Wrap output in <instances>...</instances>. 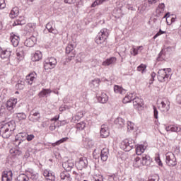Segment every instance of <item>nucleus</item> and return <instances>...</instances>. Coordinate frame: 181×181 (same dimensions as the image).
I'll return each mask as SVG.
<instances>
[{
    "label": "nucleus",
    "instance_id": "obj_1",
    "mask_svg": "<svg viewBox=\"0 0 181 181\" xmlns=\"http://www.w3.org/2000/svg\"><path fill=\"white\" fill-rule=\"evenodd\" d=\"M133 101V106L136 110H142L144 108V100L139 97L134 98V93H129L123 100V103H131Z\"/></svg>",
    "mask_w": 181,
    "mask_h": 181
},
{
    "label": "nucleus",
    "instance_id": "obj_2",
    "mask_svg": "<svg viewBox=\"0 0 181 181\" xmlns=\"http://www.w3.org/2000/svg\"><path fill=\"white\" fill-rule=\"evenodd\" d=\"M108 30L107 28L100 30L98 35L95 37V43L99 45L101 47H105V46H107V39L108 38Z\"/></svg>",
    "mask_w": 181,
    "mask_h": 181
},
{
    "label": "nucleus",
    "instance_id": "obj_3",
    "mask_svg": "<svg viewBox=\"0 0 181 181\" xmlns=\"http://www.w3.org/2000/svg\"><path fill=\"white\" fill-rule=\"evenodd\" d=\"M76 44H73V42H69L66 47V54H68V57L66 59V62H71V60H74L76 57Z\"/></svg>",
    "mask_w": 181,
    "mask_h": 181
},
{
    "label": "nucleus",
    "instance_id": "obj_4",
    "mask_svg": "<svg viewBox=\"0 0 181 181\" xmlns=\"http://www.w3.org/2000/svg\"><path fill=\"white\" fill-rule=\"evenodd\" d=\"M172 71L170 68L160 69L158 71V80L160 83H165L169 78V73Z\"/></svg>",
    "mask_w": 181,
    "mask_h": 181
},
{
    "label": "nucleus",
    "instance_id": "obj_5",
    "mask_svg": "<svg viewBox=\"0 0 181 181\" xmlns=\"http://www.w3.org/2000/svg\"><path fill=\"white\" fill-rule=\"evenodd\" d=\"M170 52H172V47H168L162 49L158 54L157 57V62H163V60H168L170 56Z\"/></svg>",
    "mask_w": 181,
    "mask_h": 181
},
{
    "label": "nucleus",
    "instance_id": "obj_6",
    "mask_svg": "<svg viewBox=\"0 0 181 181\" xmlns=\"http://www.w3.org/2000/svg\"><path fill=\"white\" fill-rule=\"evenodd\" d=\"M57 64V59L54 57H49L45 60L44 62V69L45 70H52L54 69Z\"/></svg>",
    "mask_w": 181,
    "mask_h": 181
},
{
    "label": "nucleus",
    "instance_id": "obj_7",
    "mask_svg": "<svg viewBox=\"0 0 181 181\" xmlns=\"http://www.w3.org/2000/svg\"><path fill=\"white\" fill-rule=\"evenodd\" d=\"M165 163L168 166H176L177 165V161L176 160V157L175 154L172 152L165 153Z\"/></svg>",
    "mask_w": 181,
    "mask_h": 181
},
{
    "label": "nucleus",
    "instance_id": "obj_8",
    "mask_svg": "<svg viewBox=\"0 0 181 181\" xmlns=\"http://www.w3.org/2000/svg\"><path fill=\"white\" fill-rule=\"evenodd\" d=\"M120 148L125 152H129L134 148V142L132 140L124 139L120 144Z\"/></svg>",
    "mask_w": 181,
    "mask_h": 181
},
{
    "label": "nucleus",
    "instance_id": "obj_9",
    "mask_svg": "<svg viewBox=\"0 0 181 181\" xmlns=\"http://www.w3.org/2000/svg\"><path fill=\"white\" fill-rule=\"evenodd\" d=\"M76 166L79 170H83V169H86V168L88 166V160H87V158H80L79 160L76 163Z\"/></svg>",
    "mask_w": 181,
    "mask_h": 181
},
{
    "label": "nucleus",
    "instance_id": "obj_10",
    "mask_svg": "<svg viewBox=\"0 0 181 181\" xmlns=\"http://www.w3.org/2000/svg\"><path fill=\"white\" fill-rule=\"evenodd\" d=\"M74 165H76L74 160H68L62 163V167L66 170L64 172H70V170H71V169L74 168Z\"/></svg>",
    "mask_w": 181,
    "mask_h": 181
},
{
    "label": "nucleus",
    "instance_id": "obj_11",
    "mask_svg": "<svg viewBox=\"0 0 181 181\" xmlns=\"http://www.w3.org/2000/svg\"><path fill=\"white\" fill-rule=\"evenodd\" d=\"M13 176V173L12 170H6L4 171L1 174V180L2 181H12V177Z\"/></svg>",
    "mask_w": 181,
    "mask_h": 181
},
{
    "label": "nucleus",
    "instance_id": "obj_12",
    "mask_svg": "<svg viewBox=\"0 0 181 181\" xmlns=\"http://www.w3.org/2000/svg\"><path fill=\"white\" fill-rule=\"evenodd\" d=\"M18 103V99H9L6 103V108L11 112H13V108H15L16 104Z\"/></svg>",
    "mask_w": 181,
    "mask_h": 181
},
{
    "label": "nucleus",
    "instance_id": "obj_13",
    "mask_svg": "<svg viewBox=\"0 0 181 181\" xmlns=\"http://www.w3.org/2000/svg\"><path fill=\"white\" fill-rule=\"evenodd\" d=\"M141 163L143 166H149L151 163H152V158H151V156L144 154L141 156Z\"/></svg>",
    "mask_w": 181,
    "mask_h": 181
},
{
    "label": "nucleus",
    "instance_id": "obj_14",
    "mask_svg": "<svg viewBox=\"0 0 181 181\" xmlns=\"http://www.w3.org/2000/svg\"><path fill=\"white\" fill-rule=\"evenodd\" d=\"M33 114H30L28 117L29 121L31 122H39L40 121V118L42 117L40 116V112H31Z\"/></svg>",
    "mask_w": 181,
    "mask_h": 181
},
{
    "label": "nucleus",
    "instance_id": "obj_15",
    "mask_svg": "<svg viewBox=\"0 0 181 181\" xmlns=\"http://www.w3.org/2000/svg\"><path fill=\"white\" fill-rule=\"evenodd\" d=\"M100 93L96 94L98 101L101 104H105L108 101V95L104 92H100Z\"/></svg>",
    "mask_w": 181,
    "mask_h": 181
},
{
    "label": "nucleus",
    "instance_id": "obj_16",
    "mask_svg": "<svg viewBox=\"0 0 181 181\" xmlns=\"http://www.w3.org/2000/svg\"><path fill=\"white\" fill-rule=\"evenodd\" d=\"M37 77V74H36V72H32L26 76L25 82L27 83V84H30V86H32L35 82V80H36Z\"/></svg>",
    "mask_w": 181,
    "mask_h": 181
},
{
    "label": "nucleus",
    "instance_id": "obj_17",
    "mask_svg": "<svg viewBox=\"0 0 181 181\" xmlns=\"http://www.w3.org/2000/svg\"><path fill=\"white\" fill-rule=\"evenodd\" d=\"M10 40L14 47H17L19 45V40L21 38L18 35H15L13 33H11Z\"/></svg>",
    "mask_w": 181,
    "mask_h": 181
},
{
    "label": "nucleus",
    "instance_id": "obj_18",
    "mask_svg": "<svg viewBox=\"0 0 181 181\" xmlns=\"http://www.w3.org/2000/svg\"><path fill=\"white\" fill-rule=\"evenodd\" d=\"M110 136V130L108 127L105 124H103L100 128V136L101 138H107Z\"/></svg>",
    "mask_w": 181,
    "mask_h": 181
},
{
    "label": "nucleus",
    "instance_id": "obj_19",
    "mask_svg": "<svg viewBox=\"0 0 181 181\" xmlns=\"http://www.w3.org/2000/svg\"><path fill=\"white\" fill-rule=\"evenodd\" d=\"M165 130L167 132H169V131H170V132H180L181 128L177 124H172L166 127Z\"/></svg>",
    "mask_w": 181,
    "mask_h": 181
},
{
    "label": "nucleus",
    "instance_id": "obj_20",
    "mask_svg": "<svg viewBox=\"0 0 181 181\" xmlns=\"http://www.w3.org/2000/svg\"><path fill=\"white\" fill-rule=\"evenodd\" d=\"M36 44V38L33 36L27 40H25L24 45L27 47H33Z\"/></svg>",
    "mask_w": 181,
    "mask_h": 181
},
{
    "label": "nucleus",
    "instance_id": "obj_21",
    "mask_svg": "<svg viewBox=\"0 0 181 181\" xmlns=\"http://www.w3.org/2000/svg\"><path fill=\"white\" fill-rule=\"evenodd\" d=\"M108 148H103L101 150L100 156L103 162H107V160L108 159Z\"/></svg>",
    "mask_w": 181,
    "mask_h": 181
},
{
    "label": "nucleus",
    "instance_id": "obj_22",
    "mask_svg": "<svg viewBox=\"0 0 181 181\" xmlns=\"http://www.w3.org/2000/svg\"><path fill=\"white\" fill-rule=\"evenodd\" d=\"M16 55L18 60H23V57H25V48L23 47H18Z\"/></svg>",
    "mask_w": 181,
    "mask_h": 181
},
{
    "label": "nucleus",
    "instance_id": "obj_23",
    "mask_svg": "<svg viewBox=\"0 0 181 181\" xmlns=\"http://www.w3.org/2000/svg\"><path fill=\"white\" fill-rule=\"evenodd\" d=\"M11 53H12V52L8 49L3 50L2 48H1L0 57L1 59H9V57H11Z\"/></svg>",
    "mask_w": 181,
    "mask_h": 181
},
{
    "label": "nucleus",
    "instance_id": "obj_24",
    "mask_svg": "<svg viewBox=\"0 0 181 181\" xmlns=\"http://www.w3.org/2000/svg\"><path fill=\"white\" fill-rule=\"evenodd\" d=\"M61 181H71L72 178L68 172H62L60 173Z\"/></svg>",
    "mask_w": 181,
    "mask_h": 181
},
{
    "label": "nucleus",
    "instance_id": "obj_25",
    "mask_svg": "<svg viewBox=\"0 0 181 181\" xmlns=\"http://www.w3.org/2000/svg\"><path fill=\"white\" fill-rule=\"evenodd\" d=\"M43 57V54H42V52L36 51L35 54L32 56L31 60L32 62H39V60H42Z\"/></svg>",
    "mask_w": 181,
    "mask_h": 181
},
{
    "label": "nucleus",
    "instance_id": "obj_26",
    "mask_svg": "<svg viewBox=\"0 0 181 181\" xmlns=\"http://www.w3.org/2000/svg\"><path fill=\"white\" fill-rule=\"evenodd\" d=\"M145 149H146V146L144 144H139L136 147V153L138 156L142 155L144 152H145Z\"/></svg>",
    "mask_w": 181,
    "mask_h": 181
},
{
    "label": "nucleus",
    "instance_id": "obj_27",
    "mask_svg": "<svg viewBox=\"0 0 181 181\" xmlns=\"http://www.w3.org/2000/svg\"><path fill=\"white\" fill-rule=\"evenodd\" d=\"M114 122L118 128H123V127L125 125V119H124L122 117H117Z\"/></svg>",
    "mask_w": 181,
    "mask_h": 181
},
{
    "label": "nucleus",
    "instance_id": "obj_28",
    "mask_svg": "<svg viewBox=\"0 0 181 181\" xmlns=\"http://www.w3.org/2000/svg\"><path fill=\"white\" fill-rule=\"evenodd\" d=\"M117 62V57H112L109 59H107L105 62H103V66H110Z\"/></svg>",
    "mask_w": 181,
    "mask_h": 181
},
{
    "label": "nucleus",
    "instance_id": "obj_29",
    "mask_svg": "<svg viewBox=\"0 0 181 181\" xmlns=\"http://www.w3.org/2000/svg\"><path fill=\"white\" fill-rule=\"evenodd\" d=\"M18 15H19V8H18V7L13 8L9 14L10 18H11V19H15Z\"/></svg>",
    "mask_w": 181,
    "mask_h": 181
},
{
    "label": "nucleus",
    "instance_id": "obj_30",
    "mask_svg": "<svg viewBox=\"0 0 181 181\" xmlns=\"http://www.w3.org/2000/svg\"><path fill=\"white\" fill-rule=\"evenodd\" d=\"M10 153L13 155V156H21L22 155V151L18 149V148H11L10 149Z\"/></svg>",
    "mask_w": 181,
    "mask_h": 181
},
{
    "label": "nucleus",
    "instance_id": "obj_31",
    "mask_svg": "<svg viewBox=\"0 0 181 181\" xmlns=\"http://www.w3.org/2000/svg\"><path fill=\"white\" fill-rule=\"evenodd\" d=\"M161 105L162 108H165L163 111H166V112L170 110V103L168 100H165V103L163 100L161 102Z\"/></svg>",
    "mask_w": 181,
    "mask_h": 181
},
{
    "label": "nucleus",
    "instance_id": "obj_32",
    "mask_svg": "<svg viewBox=\"0 0 181 181\" xmlns=\"http://www.w3.org/2000/svg\"><path fill=\"white\" fill-rule=\"evenodd\" d=\"M100 83H101V81L100 80V78H96L92 80V81L90 83V87L95 88L100 86Z\"/></svg>",
    "mask_w": 181,
    "mask_h": 181
},
{
    "label": "nucleus",
    "instance_id": "obj_33",
    "mask_svg": "<svg viewBox=\"0 0 181 181\" xmlns=\"http://www.w3.org/2000/svg\"><path fill=\"white\" fill-rule=\"evenodd\" d=\"M165 11V4L161 3L158 5L156 12L158 15H160V13H163Z\"/></svg>",
    "mask_w": 181,
    "mask_h": 181
},
{
    "label": "nucleus",
    "instance_id": "obj_34",
    "mask_svg": "<svg viewBox=\"0 0 181 181\" xmlns=\"http://www.w3.org/2000/svg\"><path fill=\"white\" fill-rule=\"evenodd\" d=\"M25 88V82L23 81H18L16 85V90H23Z\"/></svg>",
    "mask_w": 181,
    "mask_h": 181
},
{
    "label": "nucleus",
    "instance_id": "obj_35",
    "mask_svg": "<svg viewBox=\"0 0 181 181\" xmlns=\"http://www.w3.org/2000/svg\"><path fill=\"white\" fill-rule=\"evenodd\" d=\"M141 165H142V163H141V157H136L133 162V166L134 168H139Z\"/></svg>",
    "mask_w": 181,
    "mask_h": 181
},
{
    "label": "nucleus",
    "instance_id": "obj_36",
    "mask_svg": "<svg viewBox=\"0 0 181 181\" xmlns=\"http://www.w3.org/2000/svg\"><path fill=\"white\" fill-rule=\"evenodd\" d=\"M53 23H48L46 25V29H47V30L49 32V33H54L56 34V30H54V28H53Z\"/></svg>",
    "mask_w": 181,
    "mask_h": 181
},
{
    "label": "nucleus",
    "instance_id": "obj_37",
    "mask_svg": "<svg viewBox=\"0 0 181 181\" xmlns=\"http://www.w3.org/2000/svg\"><path fill=\"white\" fill-rule=\"evenodd\" d=\"M108 0H95L91 5L92 8H95V6H98V5H103L104 2H107Z\"/></svg>",
    "mask_w": 181,
    "mask_h": 181
},
{
    "label": "nucleus",
    "instance_id": "obj_38",
    "mask_svg": "<svg viewBox=\"0 0 181 181\" xmlns=\"http://www.w3.org/2000/svg\"><path fill=\"white\" fill-rule=\"evenodd\" d=\"M66 141H69V137H64L59 140H58L57 142L52 144V146H57V145H60V144H63L64 142H66Z\"/></svg>",
    "mask_w": 181,
    "mask_h": 181
},
{
    "label": "nucleus",
    "instance_id": "obj_39",
    "mask_svg": "<svg viewBox=\"0 0 181 181\" xmlns=\"http://www.w3.org/2000/svg\"><path fill=\"white\" fill-rule=\"evenodd\" d=\"M137 71H141V73H145V71H146V64H141L137 67Z\"/></svg>",
    "mask_w": 181,
    "mask_h": 181
},
{
    "label": "nucleus",
    "instance_id": "obj_40",
    "mask_svg": "<svg viewBox=\"0 0 181 181\" xmlns=\"http://www.w3.org/2000/svg\"><path fill=\"white\" fill-rule=\"evenodd\" d=\"M26 28H27V29H29L30 32H33V30H35V29H36V24L30 23L27 24Z\"/></svg>",
    "mask_w": 181,
    "mask_h": 181
},
{
    "label": "nucleus",
    "instance_id": "obj_41",
    "mask_svg": "<svg viewBox=\"0 0 181 181\" xmlns=\"http://www.w3.org/2000/svg\"><path fill=\"white\" fill-rule=\"evenodd\" d=\"M84 117V115L82 113V112H78L76 114L75 117H74V121H80L81 118Z\"/></svg>",
    "mask_w": 181,
    "mask_h": 181
},
{
    "label": "nucleus",
    "instance_id": "obj_42",
    "mask_svg": "<svg viewBox=\"0 0 181 181\" xmlns=\"http://www.w3.org/2000/svg\"><path fill=\"white\" fill-rule=\"evenodd\" d=\"M17 118L18 121H23V119H26V114L23 112L17 113Z\"/></svg>",
    "mask_w": 181,
    "mask_h": 181
},
{
    "label": "nucleus",
    "instance_id": "obj_43",
    "mask_svg": "<svg viewBox=\"0 0 181 181\" xmlns=\"http://www.w3.org/2000/svg\"><path fill=\"white\" fill-rule=\"evenodd\" d=\"M76 128H77V129H79V131H83V129H84V128H86V123H84V122L78 123L76 124Z\"/></svg>",
    "mask_w": 181,
    "mask_h": 181
},
{
    "label": "nucleus",
    "instance_id": "obj_44",
    "mask_svg": "<svg viewBox=\"0 0 181 181\" xmlns=\"http://www.w3.org/2000/svg\"><path fill=\"white\" fill-rule=\"evenodd\" d=\"M127 131H134V127L135 124L132 122H127Z\"/></svg>",
    "mask_w": 181,
    "mask_h": 181
},
{
    "label": "nucleus",
    "instance_id": "obj_45",
    "mask_svg": "<svg viewBox=\"0 0 181 181\" xmlns=\"http://www.w3.org/2000/svg\"><path fill=\"white\" fill-rule=\"evenodd\" d=\"M52 92H48V91H40L38 94L39 97H47L49 94H50Z\"/></svg>",
    "mask_w": 181,
    "mask_h": 181
},
{
    "label": "nucleus",
    "instance_id": "obj_46",
    "mask_svg": "<svg viewBox=\"0 0 181 181\" xmlns=\"http://www.w3.org/2000/svg\"><path fill=\"white\" fill-rule=\"evenodd\" d=\"M59 110L60 112H63V111H66V110H70V107H69L67 105H62L59 107Z\"/></svg>",
    "mask_w": 181,
    "mask_h": 181
},
{
    "label": "nucleus",
    "instance_id": "obj_47",
    "mask_svg": "<svg viewBox=\"0 0 181 181\" xmlns=\"http://www.w3.org/2000/svg\"><path fill=\"white\" fill-rule=\"evenodd\" d=\"M155 160L156 163H158V166H163V163H162V160H160V157L159 155L155 158Z\"/></svg>",
    "mask_w": 181,
    "mask_h": 181
},
{
    "label": "nucleus",
    "instance_id": "obj_48",
    "mask_svg": "<svg viewBox=\"0 0 181 181\" xmlns=\"http://www.w3.org/2000/svg\"><path fill=\"white\" fill-rule=\"evenodd\" d=\"M25 139L28 141L30 142V141H33L35 139V135L34 134H28L25 137Z\"/></svg>",
    "mask_w": 181,
    "mask_h": 181
},
{
    "label": "nucleus",
    "instance_id": "obj_49",
    "mask_svg": "<svg viewBox=\"0 0 181 181\" xmlns=\"http://www.w3.org/2000/svg\"><path fill=\"white\" fill-rule=\"evenodd\" d=\"M114 91H125V90L118 85H115Z\"/></svg>",
    "mask_w": 181,
    "mask_h": 181
},
{
    "label": "nucleus",
    "instance_id": "obj_50",
    "mask_svg": "<svg viewBox=\"0 0 181 181\" xmlns=\"http://www.w3.org/2000/svg\"><path fill=\"white\" fill-rule=\"evenodd\" d=\"M30 179L35 181L37 179H39V174L31 173Z\"/></svg>",
    "mask_w": 181,
    "mask_h": 181
},
{
    "label": "nucleus",
    "instance_id": "obj_51",
    "mask_svg": "<svg viewBox=\"0 0 181 181\" xmlns=\"http://www.w3.org/2000/svg\"><path fill=\"white\" fill-rule=\"evenodd\" d=\"M18 136L20 138V139H22L23 141H25L26 139V136H28V134L26 133H20L18 134Z\"/></svg>",
    "mask_w": 181,
    "mask_h": 181
},
{
    "label": "nucleus",
    "instance_id": "obj_52",
    "mask_svg": "<svg viewBox=\"0 0 181 181\" xmlns=\"http://www.w3.org/2000/svg\"><path fill=\"white\" fill-rule=\"evenodd\" d=\"M15 142H18V146H19V145H21V144H22V142H23V140H22V139H21V137H19V135H17L15 138Z\"/></svg>",
    "mask_w": 181,
    "mask_h": 181
},
{
    "label": "nucleus",
    "instance_id": "obj_53",
    "mask_svg": "<svg viewBox=\"0 0 181 181\" xmlns=\"http://www.w3.org/2000/svg\"><path fill=\"white\" fill-rule=\"evenodd\" d=\"M47 181H55L56 180V177L54 176V173L51 174V175L49 176V177H47Z\"/></svg>",
    "mask_w": 181,
    "mask_h": 181
},
{
    "label": "nucleus",
    "instance_id": "obj_54",
    "mask_svg": "<svg viewBox=\"0 0 181 181\" xmlns=\"http://www.w3.org/2000/svg\"><path fill=\"white\" fill-rule=\"evenodd\" d=\"M6 6L5 0H0V9H5Z\"/></svg>",
    "mask_w": 181,
    "mask_h": 181
},
{
    "label": "nucleus",
    "instance_id": "obj_55",
    "mask_svg": "<svg viewBox=\"0 0 181 181\" xmlns=\"http://www.w3.org/2000/svg\"><path fill=\"white\" fill-rule=\"evenodd\" d=\"M53 174H54V173H53L52 171L45 170L44 172L45 177H49V176H50L51 175H53Z\"/></svg>",
    "mask_w": 181,
    "mask_h": 181
},
{
    "label": "nucleus",
    "instance_id": "obj_56",
    "mask_svg": "<svg viewBox=\"0 0 181 181\" xmlns=\"http://www.w3.org/2000/svg\"><path fill=\"white\" fill-rule=\"evenodd\" d=\"M77 0H64V4H68L69 5H73Z\"/></svg>",
    "mask_w": 181,
    "mask_h": 181
},
{
    "label": "nucleus",
    "instance_id": "obj_57",
    "mask_svg": "<svg viewBox=\"0 0 181 181\" xmlns=\"http://www.w3.org/2000/svg\"><path fill=\"white\" fill-rule=\"evenodd\" d=\"M158 109L156 107H153V115L156 119H158Z\"/></svg>",
    "mask_w": 181,
    "mask_h": 181
},
{
    "label": "nucleus",
    "instance_id": "obj_58",
    "mask_svg": "<svg viewBox=\"0 0 181 181\" xmlns=\"http://www.w3.org/2000/svg\"><path fill=\"white\" fill-rule=\"evenodd\" d=\"M131 54H133V56H136V54H138V49H136V48H132L131 49Z\"/></svg>",
    "mask_w": 181,
    "mask_h": 181
},
{
    "label": "nucleus",
    "instance_id": "obj_59",
    "mask_svg": "<svg viewBox=\"0 0 181 181\" xmlns=\"http://www.w3.org/2000/svg\"><path fill=\"white\" fill-rule=\"evenodd\" d=\"M170 16V13L168 12L167 13H165V15L163 17V19H166V22L168 23V25H169V23L168 22V18H169Z\"/></svg>",
    "mask_w": 181,
    "mask_h": 181
},
{
    "label": "nucleus",
    "instance_id": "obj_60",
    "mask_svg": "<svg viewBox=\"0 0 181 181\" xmlns=\"http://www.w3.org/2000/svg\"><path fill=\"white\" fill-rule=\"evenodd\" d=\"M21 179L23 181H29V177L26 175H25V174H23V175H21Z\"/></svg>",
    "mask_w": 181,
    "mask_h": 181
},
{
    "label": "nucleus",
    "instance_id": "obj_61",
    "mask_svg": "<svg viewBox=\"0 0 181 181\" xmlns=\"http://www.w3.org/2000/svg\"><path fill=\"white\" fill-rule=\"evenodd\" d=\"M127 8L129 9V11H135V8H134V6H132L131 4H127Z\"/></svg>",
    "mask_w": 181,
    "mask_h": 181
},
{
    "label": "nucleus",
    "instance_id": "obj_62",
    "mask_svg": "<svg viewBox=\"0 0 181 181\" xmlns=\"http://www.w3.org/2000/svg\"><path fill=\"white\" fill-rule=\"evenodd\" d=\"M49 131H54L56 129V125L52 124L49 127Z\"/></svg>",
    "mask_w": 181,
    "mask_h": 181
},
{
    "label": "nucleus",
    "instance_id": "obj_63",
    "mask_svg": "<svg viewBox=\"0 0 181 181\" xmlns=\"http://www.w3.org/2000/svg\"><path fill=\"white\" fill-rule=\"evenodd\" d=\"M157 1L156 0H148V3L149 5H152L153 4H156Z\"/></svg>",
    "mask_w": 181,
    "mask_h": 181
},
{
    "label": "nucleus",
    "instance_id": "obj_64",
    "mask_svg": "<svg viewBox=\"0 0 181 181\" xmlns=\"http://www.w3.org/2000/svg\"><path fill=\"white\" fill-rule=\"evenodd\" d=\"M41 126L42 127V128H46V127H47V123L46 122H43Z\"/></svg>",
    "mask_w": 181,
    "mask_h": 181
}]
</instances>
